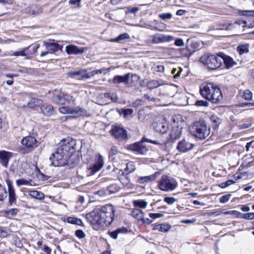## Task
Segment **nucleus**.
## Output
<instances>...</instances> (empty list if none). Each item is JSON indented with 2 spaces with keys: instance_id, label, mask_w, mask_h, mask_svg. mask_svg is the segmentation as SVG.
<instances>
[{
  "instance_id": "f03ea898",
  "label": "nucleus",
  "mask_w": 254,
  "mask_h": 254,
  "mask_svg": "<svg viewBox=\"0 0 254 254\" xmlns=\"http://www.w3.org/2000/svg\"><path fill=\"white\" fill-rule=\"evenodd\" d=\"M202 97L213 104H218L223 99L220 88L212 82H203L199 86Z\"/></svg>"
},
{
  "instance_id": "39448f33",
  "label": "nucleus",
  "mask_w": 254,
  "mask_h": 254,
  "mask_svg": "<svg viewBox=\"0 0 254 254\" xmlns=\"http://www.w3.org/2000/svg\"><path fill=\"white\" fill-rule=\"evenodd\" d=\"M143 142H147L159 145H162L166 143V142L164 140H153L144 137L142 138L141 142H136L128 146V150L135 152L137 153L142 154L146 153L148 151V149L143 144Z\"/></svg>"
},
{
  "instance_id": "0eeeda50",
  "label": "nucleus",
  "mask_w": 254,
  "mask_h": 254,
  "mask_svg": "<svg viewBox=\"0 0 254 254\" xmlns=\"http://www.w3.org/2000/svg\"><path fill=\"white\" fill-rule=\"evenodd\" d=\"M177 185L175 179L168 175H163L158 182V187L161 190L170 191L174 190L177 187Z\"/></svg>"
},
{
  "instance_id": "cd10ccee",
  "label": "nucleus",
  "mask_w": 254,
  "mask_h": 254,
  "mask_svg": "<svg viewBox=\"0 0 254 254\" xmlns=\"http://www.w3.org/2000/svg\"><path fill=\"white\" fill-rule=\"evenodd\" d=\"M43 104V101L38 98H32L27 104V107L30 108H34L39 107Z\"/></svg>"
},
{
  "instance_id": "423d86ee",
  "label": "nucleus",
  "mask_w": 254,
  "mask_h": 254,
  "mask_svg": "<svg viewBox=\"0 0 254 254\" xmlns=\"http://www.w3.org/2000/svg\"><path fill=\"white\" fill-rule=\"evenodd\" d=\"M67 158L66 155L58 147L57 151L53 153L50 157V165L54 166H64L71 161V157L69 158L68 160Z\"/></svg>"
},
{
  "instance_id": "9b49d317",
  "label": "nucleus",
  "mask_w": 254,
  "mask_h": 254,
  "mask_svg": "<svg viewBox=\"0 0 254 254\" xmlns=\"http://www.w3.org/2000/svg\"><path fill=\"white\" fill-rule=\"evenodd\" d=\"M58 147L63 151L68 157H71V160L74 159L73 162H71L70 167L74 168L75 167L79 162V159L78 157H74V156H71L72 153L75 151H71L70 147L67 143H66L64 140H63L59 144Z\"/></svg>"
},
{
  "instance_id": "a878e982",
  "label": "nucleus",
  "mask_w": 254,
  "mask_h": 254,
  "mask_svg": "<svg viewBox=\"0 0 254 254\" xmlns=\"http://www.w3.org/2000/svg\"><path fill=\"white\" fill-rule=\"evenodd\" d=\"M231 212L233 213H237V214H241L242 216H239L241 218H243L244 219L246 220H253L254 219V213L253 212H250L247 213L243 214L239 211H226L224 212V213L225 214H228L229 213H231Z\"/></svg>"
},
{
  "instance_id": "7c9ffc66",
  "label": "nucleus",
  "mask_w": 254,
  "mask_h": 254,
  "mask_svg": "<svg viewBox=\"0 0 254 254\" xmlns=\"http://www.w3.org/2000/svg\"><path fill=\"white\" fill-rule=\"evenodd\" d=\"M39 44L34 43L31 45L28 48H26L27 56L34 54L37 51V49L39 48Z\"/></svg>"
},
{
  "instance_id": "7ed1b4c3",
  "label": "nucleus",
  "mask_w": 254,
  "mask_h": 254,
  "mask_svg": "<svg viewBox=\"0 0 254 254\" xmlns=\"http://www.w3.org/2000/svg\"><path fill=\"white\" fill-rule=\"evenodd\" d=\"M189 131L192 135L200 140L205 139L210 132V128L203 121L195 122L190 125Z\"/></svg>"
},
{
  "instance_id": "473e14b6",
  "label": "nucleus",
  "mask_w": 254,
  "mask_h": 254,
  "mask_svg": "<svg viewBox=\"0 0 254 254\" xmlns=\"http://www.w3.org/2000/svg\"><path fill=\"white\" fill-rule=\"evenodd\" d=\"M113 83L119 84L121 83H127V74H125L124 76L116 75L113 80Z\"/></svg>"
},
{
  "instance_id": "0e129e2a",
  "label": "nucleus",
  "mask_w": 254,
  "mask_h": 254,
  "mask_svg": "<svg viewBox=\"0 0 254 254\" xmlns=\"http://www.w3.org/2000/svg\"><path fill=\"white\" fill-rule=\"evenodd\" d=\"M240 13L243 15H254V10H242L240 12Z\"/></svg>"
},
{
  "instance_id": "680f3d73",
  "label": "nucleus",
  "mask_w": 254,
  "mask_h": 254,
  "mask_svg": "<svg viewBox=\"0 0 254 254\" xmlns=\"http://www.w3.org/2000/svg\"><path fill=\"white\" fill-rule=\"evenodd\" d=\"M70 108L68 107H62L59 108L60 113L63 114H69Z\"/></svg>"
},
{
  "instance_id": "a19ab883",
  "label": "nucleus",
  "mask_w": 254,
  "mask_h": 254,
  "mask_svg": "<svg viewBox=\"0 0 254 254\" xmlns=\"http://www.w3.org/2000/svg\"><path fill=\"white\" fill-rule=\"evenodd\" d=\"M133 204L135 207L144 208L147 205V202L144 200H136L133 201Z\"/></svg>"
},
{
  "instance_id": "aec40b11",
  "label": "nucleus",
  "mask_w": 254,
  "mask_h": 254,
  "mask_svg": "<svg viewBox=\"0 0 254 254\" xmlns=\"http://www.w3.org/2000/svg\"><path fill=\"white\" fill-rule=\"evenodd\" d=\"M41 113L46 116H50L54 114L53 107L47 103L42 104L41 106Z\"/></svg>"
},
{
  "instance_id": "de8ad7c7",
  "label": "nucleus",
  "mask_w": 254,
  "mask_h": 254,
  "mask_svg": "<svg viewBox=\"0 0 254 254\" xmlns=\"http://www.w3.org/2000/svg\"><path fill=\"white\" fill-rule=\"evenodd\" d=\"M126 38H127V34L124 33L123 34H121V35H119L118 37H117L116 38L111 40L110 41L112 42H120L122 40H125Z\"/></svg>"
},
{
  "instance_id": "393cba45",
  "label": "nucleus",
  "mask_w": 254,
  "mask_h": 254,
  "mask_svg": "<svg viewBox=\"0 0 254 254\" xmlns=\"http://www.w3.org/2000/svg\"><path fill=\"white\" fill-rule=\"evenodd\" d=\"M181 135V132L178 128H173L171 130L169 137V141H175V140L180 138Z\"/></svg>"
},
{
  "instance_id": "bf43d9fd",
  "label": "nucleus",
  "mask_w": 254,
  "mask_h": 254,
  "mask_svg": "<svg viewBox=\"0 0 254 254\" xmlns=\"http://www.w3.org/2000/svg\"><path fill=\"white\" fill-rule=\"evenodd\" d=\"M172 15L171 13H162L159 15V17L163 20L169 19L172 17Z\"/></svg>"
},
{
  "instance_id": "f704fd0d",
  "label": "nucleus",
  "mask_w": 254,
  "mask_h": 254,
  "mask_svg": "<svg viewBox=\"0 0 254 254\" xmlns=\"http://www.w3.org/2000/svg\"><path fill=\"white\" fill-rule=\"evenodd\" d=\"M66 222L71 224H75L80 226H82L83 225V223L81 219L74 217H68L66 218Z\"/></svg>"
},
{
  "instance_id": "338daca9",
  "label": "nucleus",
  "mask_w": 254,
  "mask_h": 254,
  "mask_svg": "<svg viewBox=\"0 0 254 254\" xmlns=\"http://www.w3.org/2000/svg\"><path fill=\"white\" fill-rule=\"evenodd\" d=\"M7 196V192L5 190L0 189V201H3Z\"/></svg>"
},
{
  "instance_id": "8fccbe9b",
  "label": "nucleus",
  "mask_w": 254,
  "mask_h": 254,
  "mask_svg": "<svg viewBox=\"0 0 254 254\" xmlns=\"http://www.w3.org/2000/svg\"><path fill=\"white\" fill-rule=\"evenodd\" d=\"M181 116L179 115H177L173 116L172 120L174 125L178 126L179 125V122H181Z\"/></svg>"
},
{
  "instance_id": "e2e57ef3",
  "label": "nucleus",
  "mask_w": 254,
  "mask_h": 254,
  "mask_svg": "<svg viewBox=\"0 0 254 254\" xmlns=\"http://www.w3.org/2000/svg\"><path fill=\"white\" fill-rule=\"evenodd\" d=\"M149 216L152 219H156L158 218H161L164 216L163 213H150L149 214Z\"/></svg>"
},
{
  "instance_id": "dca6fc26",
  "label": "nucleus",
  "mask_w": 254,
  "mask_h": 254,
  "mask_svg": "<svg viewBox=\"0 0 254 254\" xmlns=\"http://www.w3.org/2000/svg\"><path fill=\"white\" fill-rule=\"evenodd\" d=\"M12 156L13 153L10 152L6 151L5 150H0V163L2 166L5 167H7L8 166V162Z\"/></svg>"
},
{
  "instance_id": "2f4dec72",
  "label": "nucleus",
  "mask_w": 254,
  "mask_h": 254,
  "mask_svg": "<svg viewBox=\"0 0 254 254\" xmlns=\"http://www.w3.org/2000/svg\"><path fill=\"white\" fill-rule=\"evenodd\" d=\"M139 79V77L136 74H131L128 73V84L129 83L131 86L136 85Z\"/></svg>"
},
{
  "instance_id": "c85d7f7f",
  "label": "nucleus",
  "mask_w": 254,
  "mask_h": 254,
  "mask_svg": "<svg viewBox=\"0 0 254 254\" xmlns=\"http://www.w3.org/2000/svg\"><path fill=\"white\" fill-rule=\"evenodd\" d=\"M250 45L248 44H240L237 48V51L240 55L247 54L249 51Z\"/></svg>"
},
{
  "instance_id": "f8f14e48",
  "label": "nucleus",
  "mask_w": 254,
  "mask_h": 254,
  "mask_svg": "<svg viewBox=\"0 0 254 254\" xmlns=\"http://www.w3.org/2000/svg\"><path fill=\"white\" fill-rule=\"evenodd\" d=\"M45 46L47 49L45 52H42L41 54V57H43L49 53L56 54L59 51H62L63 47L57 43H46Z\"/></svg>"
},
{
  "instance_id": "412c9836",
  "label": "nucleus",
  "mask_w": 254,
  "mask_h": 254,
  "mask_svg": "<svg viewBox=\"0 0 254 254\" xmlns=\"http://www.w3.org/2000/svg\"><path fill=\"white\" fill-rule=\"evenodd\" d=\"M127 233V229L125 227H121L117 229L116 230L110 232L109 231L108 233L111 237L114 239H117L118 237H121L122 235L125 234Z\"/></svg>"
},
{
  "instance_id": "4d7b16f0",
  "label": "nucleus",
  "mask_w": 254,
  "mask_h": 254,
  "mask_svg": "<svg viewBox=\"0 0 254 254\" xmlns=\"http://www.w3.org/2000/svg\"><path fill=\"white\" fill-rule=\"evenodd\" d=\"M231 196L230 194L223 195L220 198V202L223 203L227 202L230 199Z\"/></svg>"
},
{
  "instance_id": "6ab92c4d",
  "label": "nucleus",
  "mask_w": 254,
  "mask_h": 254,
  "mask_svg": "<svg viewBox=\"0 0 254 254\" xmlns=\"http://www.w3.org/2000/svg\"><path fill=\"white\" fill-rule=\"evenodd\" d=\"M69 112V114L72 115L74 117L84 116L87 114V112L85 109L79 107L70 108Z\"/></svg>"
},
{
  "instance_id": "ea45409f",
  "label": "nucleus",
  "mask_w": 254,
  "mask_h": 254,
  "mask_svg": "<svg viewBox=\"0 0 254 254\" xmlns=\"http://www.w3.org/2000/svg\"><path fill=\"white\" fill-rule=\"evenodd\" d=\"M179 51L180 54L182 56L184 57H190L192 54V52L191 51V50L187 47L185 48L180 49Z\"/></svg>"
},
{
  "instance_id": "c03bdc74",
  "label": "nucleus",
  "mask_w": 254,
  "mask_h": 254,
  "mask_svg": "<svg viewBox=\"0 0 254 254\" xmlns=\"http://www.w3.org/2000/svg\"><path fill=\"white\" fill-rule=\"evenodd\" d=\"M78 71H82V74L77 75L76 78L79 80L89 78L88 74L86 70L81 69Z\"/></svg>"
},
{
  "instance_id": "e433bc0d",
  "label": "nucleus",
  "mask_w": 254,
  "mask_h": 254,
  "mask_svg": "<svg viewBox=\"0 0 254 254\" xmlns=\"http://www.w3.org/2000/svg\"><path fill=\"white\" fill-rule=\"evenodd\" d=\"M18 212V209L12 208L5 211L4 214L6 218H11L12 217L15 216Z\"/></svg>"
},
{
  "instance_id": "3c124183",
  "label": "nucleus",
  "mask_w": 254,
  "mask_h": 254,
  "mask_svg": "<svg viewBox=\"0 0 254 254\" xmlns=\"http://www.w3.org/2000/svg\"><path fill=\"white\" fill-rule=\"evenodd\" d=\"M82 71H71L68 72L67 73V75L69 77L71 78H76L77 75L82 74Z\"/></svg>"
},
{
  "instance_id": "052dcab7",
  "label": "nucleus",
  "mask_w": 254,
  "mask_h": 254,
  "mask_svg": "<svg viewBox=\"0 0 254 254\" xmlns=\"http://www.w3.org/2000/svg\"><path fill=\"white\" fill-rule=\"evenodd\" d=\"M152 40V42L155 44H158V43H161L160 34H157L153 36Z\"/></svg>"
},
{
  "instance_id": "37998d69",
  "label": "nucleus",
  "mask_w": 254,
  "mask_h": 254,
  "mask_svg": "<svg viewBox=\"0 0 254 254\" xmlns=\"http://www.w3.org/2000/svg\"><path fill=\"white\" fill-rule=\"evenodd\" d=\"M160 36L161 38V42L164 43L166 42H171L174 40V38L173 37L170 36V35H167L164 34H160Z\"/></svg>"
},
{
  "instance_id": "72a5a7b5",
  "label": "nucleus",
  "mask_w": 254,
  "mask_h": 254,
  "mask_svg": "<svg viewBox=\"0 0 254 254\" xmlns=\"http://www.w3.org/2000/svg\"><path fill=\"white\" fill-rule=\"evenodd\" d=\"M131 214L134 218L137 219L138 221H140L141 218H142V216H144V213L139 209L132 210Z\"/></svg>"
},
{
  "instance_id": "58836bf2",
  "label": "nucleus",
  "mask_w": 254,
  "mask_h": 254,
  "mask_svg": "<svg viewBox=\"0 0 254 254\" xmlns=\"http://www.w3.org/2000/svg\"><path fill=\"white\" fill-rule=\"evenodd\" d=\"M8 202L10 205H11L13 203H15L16 201V197L14 190H10V191H8Z\"/></svg>"
},
{
  "instance_id": "a211bd4d",
  "label": "nucleus",
  "mask_w": 254,
  "mask_h": 254,
  "mask_svg": "<svg viewBox=\"0 0 254 254\" xmlns=\"http://www.w3.org/2000/svg\"><path fill=\"white\" fill-rule=\"evenodd\" d=\"M221 57L222 58V64H224L225 67L227 69L230 68L237 64V63L233 59L223 53H221Z\"/></svg>"
},
{
  "instance_id": "bb28decb",
  "label": "nucleus",
  "mask_w": 254,
  "mask_h": 254,
  "mask_svg": "<svg viewBox=\"0 0 254 254\" xmlns=\"http://www.w3.org/2000/svg\"><path fill=\"white\" fill-rule=\"evenodd\" d=\"M212 128L216 129L218 127L219 125L221 123L222 120L217 115H212L210 117Z\"/></svg>"
},
{
  "instance_id": "1a4fd4ad",
  "label": "nucleus",
  "mask_w": 254,
  "mask_h": 254,
  "mask_svg": "<svg viewBox=\"0 0 254 254\" xmlns=\"http://www.w3.org/2000/svg\"><path fill=\"white\" fill-rule=\"evenodd\" d=\"M110 133L119 140H123L127 137L126 130L122 125L117 124L113 125Z\"/></svg>"
},
{
  "instance_id": "49530a36",
  "label": "nucleus",
  "mask_w": 254,
  "mask_h": 254,
  "mask_svg": "<svg viewBox=\"0 0 254 254\" xmlns=\"http://www.w3.org/2000/svg\"><path fill=\"white\" fill-rule=\"evenodd\" d=\"M171 228V226L167 223L161 224V232H167Z\"/></svg>"
},
{
  "instance_id": "69168bd1",
  "label": "nucleus",
  "mask_w": 254,
  "mask_h": 254,
  "mask_svg": "<svg viewBox=\"0 0 254 254\" xmlns=\"http://www.w3.org/2000/svg\"><path fill=\"white\" fill-rule=\"evenodd\" d=\"M8 236V232L7 230L4 228L0 227V237L2 238H5Z\"/></svg>"
},
{
  "instance_id": "603ef678",
  "label": "nucleus",
  "mask_w": 254,
  "mask_h": 254,
  "mask_svg": "<svg viewBox=\"0 0 254 254\" xmlns=\"http://www.w3.org/2000/svg\"><path fill=\"white\" fill-rule=\"evenodd\" d=\"M195 106H198V107H207L208 106V103L204 100H197L195 102Z\"/></svg>"
},
{
  "instance_id": "ddd939ff",
  "label": "nucleus",
  "mask_w": 254,
  "mask_h": 254,
  "mask_svg": "<svg viewBox=\"0 0 254 254\" xmlns=\"http://www.w3.org/2000/svg\"><path fill=\"white\" fill-rule=\"evenodd\" d=\"M103 164L104 159L103 156L100 154H98L96 162L89 167L88 169L89 175H93L95 173L99 171L102 168Z\"/></svg>"
},
{
  "instance_id": "09e8293b",
  "label": "nucleus",
  "mask_w": 254,
  "mask_h": 254,
  "mask_svg": "<svg viewBox=\"0 0 254 254\" xmlns=\"http://www.w3.org/2000/svg\"><path fill=\"white\" fill-rule=\"evenodd\" d=\"M252 93L249 90H246L244 92L243 98L247 100H251L252 99Z\"/></svg>"
},
{
  "instance_id": "4c0bfd02",
  "label": "nucleus",
  "mask_w": 254,
  "mask_h": 254,
  "mask_svg": "<svg viewBox=\"0 0 254 254\" xmlns=\"http://www.w3.org/2000/svg\"><path fill=\"white\" fill-rule=\"evenodd\" d=\"M64 141L68 144L71 149V151H75L76 150V140L71 138H68L64 140Z\"/></svg>"
},
{
  "instance_id": "6e6d98bb",
  "label": "nucleus",
  "mask_w": 254,
  "mask_h": 254,
  "mask_svg": "<svg viewBox=\"0 0 254 254\" xmlns=\"http://www.w3.org/2000/svg\"><path fill=\"white\" fill-rule=\"evenodd\" d=\"M235 183V181H234L232 180H229L225 182L222 183L220 185V187L222 188H226V187L229 186L230 185L234 184Z\"/></svg>"
},
{
  "instance_id": "864d4df0",
  "label": "nucleus",
  "mask_w": 254,
  "mask_h": 254,
  "mask_svg": "<svg viewBox=\"0 0 254 254\" xmlns=\"http://www.w3.org/2000/svg\"><path fill=\"white\" fill-rule=\"evenodd\" d=\"M75 235L79 239H83L85 237V233L81 230H77L75 232Z\"/></svg>"
},
{
  "instance_id": "774afa93",
  "label": "nucleus",
  "mask_w": 254,
  "mask_h": 254,
  "mask_svg": "<svg viewBox=\"0 0 254 254\" xmlns=\"http://www.w3.org/2000/svg\"><path fill=\"white\" fill-rule=\"evenodd\" d=\"M16 183L18 186H20L21 185H28V182L26 180L21 179L16 180Z\"/></svg>"
},
{
  "instance_id": "4468645a",
  "label": "nucleus",
  "mask_w": 254,
  "mask_h": 254,
  "mask_svg": "<svg viewBox=\"0 0 254 254\" xmlns=\"http://www.w3.org/2000/svg\"><path fill=\"white\" fill-rule=\"evenodd\" d=\"M193 146V144L187 141L185 139H183L179 142L177 148L180 152H186L191 150Z\"/></svg>"
},
{
  "instance_id": "20e7f679",
  "label": "nucleus",
  "mask_w": 254,
  "mask_h": 254,
  "mask_svg": "<svg viewBox=\"0 0 254 254\" xmlns=\"http://www.w3.org/2000/svg\"><path fill=\"white\" fill-rule=\"evenodd\" d=\"M222 58L221 53L217 55L205 54L200 58V62L206 65L208 68L215 70L222 65Z\"/></svg>"
},
{
  "instance_id": "f257e3e1",
  "label": "nucleus",
  "mask_w": 254,
  "mask_h": 254,
  "mask_svg": "<svg viewBox=\"0 0 254 254\" xmlns=\"http://www.w3.org/2000/svg\"><path fill=\"white\" fill-rule=\"evenodd\" d=\"M115 209L111 204L96 208L86 215L94 229L99 230L110 225L114 221Z\"/></svg>"
},
{
  "instance_id": "2eb2a0df",
  "label": "nucleus",
  "mask_w": 254,
  "mask_h": 254,
  "mask_svg": "<svg viewBox=\"0 0 254 254\" xmlns=\"http://www.w3.org/2000/svg\"><path fill=\"white\" fill-rule=\"evenodd\" d=\"M153 127L154 130L158 133L164 134L167 133L169 129V125L166 122L154 123Z\"/></svg>"
},
{
  "instance_id": "5fc2aeb1",
  "label": "nucleus",
  "mask_w": 254,
  "mask_h": 254,
  "mask_svg": "<svg viewBox=\"0 0 254 254\" xmlns=\"http://www.w3.org/2000/svg\"><path fill=\"white\" fill-rule=\"evenodd\" d=\"M176 199L173 197H165L164 201L168 204H172L176 201Z\"/></svg>"
},
{
  "instance_id": "6e6552de",
  "label": "nucleus",
  "mask_w": 254,
  "mask_h": 254,
  "mask_svg": "<svg viewBox=\"0 0 254 254\" xmlns=\"http://www.w3.org/2000/svg\"><path fill=\"white\" fill-rule=\"evenodd\" d=\"M52 100L54 103L59 105L68 104L71 102L73 104L75 101L71 96L64 92L55 93Z\"/></svg>"
},
{
  "instance_id": "79ce46f5",
  "label": "nucleus",
  "mask_w": 254,
  "mask_h": 254,
  "mask_svg": "<svg viewBox=\"0 0 254 254\" xmlns=\"http://www.w3.org/2000/svg\"><path fill=\"white\" fill-rule=\"evenodd\" d=\"M107 190L108 194L114 193L119 190V187L116 184H112L108 187Z\"/></svg>"
},
{
  "instance_id": "4be33fe9",
  "label": "nucleus",
  "mask_w": 254,
  "mask_h": 254,
  "mask_svg": "<svg viewBox=\"0 0 254 254\" xmlns=\"http://www.w3.org/2000/svg\"><path fill=\"white\" fill-rule=\"evenodd\" d=\"M159 174V172H156L154 174H152L151 175L147 176H144V177H140L138 178V182L140 184H145V183H148L154 181L157 177Z\"/></svg>"
},
{
  "instance_id": "f3484780",
  "label": "nucleus",
  "mask_w": 254,
  "mask_h": 254,
  "mask_svg": "<svg viewBox=\"0 0 254 254\" xmlns=\"http://www.w3.org/2000/svg\"><path fill=\"white\" fill-rule=\"evenodd\" d=\"M84 48L79 49L76 46L69 45L65 47V52L68 55H78L84 52Z\"/></svg>"
},
{
  "instance_id": "c9c22d12",
  "label": "nucleus",
  "mask_w": 254,
  "mask_h": 254,
  "mask_svg": "<svg viewBox=\"0 0 254 254\" xmlns=\"http://www.w3.org/2000/svg\"><path fill=\"white\" fill-rule=\"evenodd\" d=\"M28 194L31 197L38 199H42L44 197V194L43 192L37 190L30 191Z\"/></svg>"
},
{
  "instance_id": "c756f323",
  "label": "nucleus",
  "mask_w": 254,
  "mask_h": 254,
  "mask_svg": "<svg viewBox=\"0 0 254 254\" xmlns=\"http://www.w3.org/2000/svg\"><path fill=\"white\" fill-rule=\"evenodd\" d=\"M164 84L162 80H152L149 81L147 84V87L150 89L157 88L158 87Z\"/></svg>"
},
{
  "instance_id": "5701e85b",
  "label": "nucleus",
  "mask_w": 254,
  "mask_h": 254,
  "mask_svg": "<svg viewBox=\"0 0 254 254\" xmlns=\"http://www.w3.org/2000/svg\"><path fill=\"white\" fill-rule=\"evenodd\" d=\"M25 12L32 15H37L42 12V8L36 5H32L25 9Z\"/></svg>"
},
{
  "instance_id": "13d9d810",
  "label": "nucleus",
  "mask_w": 254,
  "mask_h": 254,
  "mask_svg": "<svg viewBox=\"0 0 254 254\" xmlns=\"http://www.w3.org/2000/svg\"><path fill=\"white\" fill-rule=\"evenodd\" d=\"M153 69L155 71L163 72L164 70V67L163 65L161 64L154 65Z\"/></svg>"
},
{
  "instance_id": "b1692460",
  "label": "nucleus",
  "mask_w": 254,
  "mask_h": 254,
  "mask_svg": "<svg viewBox=\"0 0 254 254\" xmlns=\"http://www.w3.org/2000/svg\"><path fill=\"white\" fill-rule=\"evenodd\" d=\"M119 180L124 186H127V166L124 170H120L118 173Z\"/></svg>"
},
{
  "instance_id": "a18cd8bd",
  "label": "nucleus",
  "mask_w": 254,
  "mask_h": 254,
  "mask_svg": "<svg viewBox=\"0 0 254 254\" xmlns=\"http://www.w3.org/2000/svg\"><path fill=\"white\" fill-rule=\"evenodd\" d=\"M107 70H108V69H106V68H102V69H100L94 70L90 72L89 73H88V76H89V78H90V77L94 76L95 74H101V73H103L104 71H106Z\"/></svg>"
},
{
  "instance_id": "9d476101",
  "label": "nucleus",
  "mask_w": 254,
  "mask_h": 254,
  "mask_svg": "<svg viewBox=\"0 0 254 254\" xmlns=\"http://www.w3.org/2000/svg\"><path fill=\"white\" fill-rule=\"evenodd\" d=\"M20 142L26 148L27 152L33 151L40 144L35 137L30 135L23 138Z\"/></svg>"
}]
</instances>
